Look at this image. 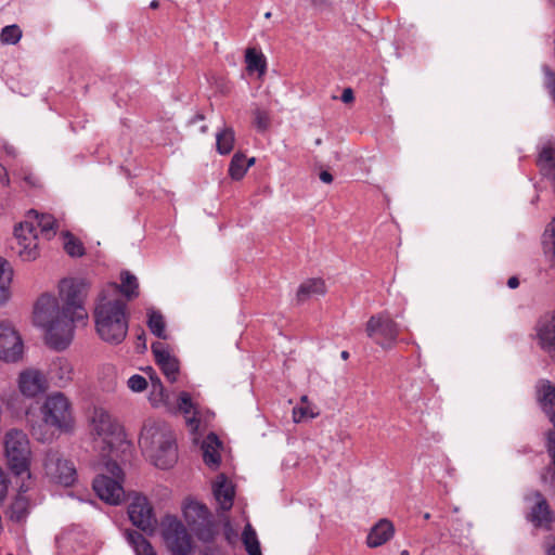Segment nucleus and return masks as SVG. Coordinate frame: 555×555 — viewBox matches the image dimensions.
Here are the masks:
<instances>
[{
	"instance_id": "f257e3e1",
	"label": "nucleus",
	"mask_w": 555,
	"mask_h": 555,
	"mask_svg": "<svg viewBox=\"0 0 555 555\" xmlns=\"http://www.w3.org/2000/svg\"><path fill=\"white\" fill-rule=\"evenodd\" d=\"M94 322L98 335L112 345L122 343L128 333L129 313L126 300L114 285H105L94 307Z\"/></svg>"
},
{
	"instance_id": "f03ea898",
	"label": "nucleus",
	"mask_w": 555,
	"mask_h": 555,
	"mask_svg": "<svg viewBox=\"0 0 555 555\" xmlns=\"http://www.w3.org/2000/svg\"><path fill=\"white\" fill-rule=\"evenodd\" d=\"M34 323L46 332L47 344L55 350H64L74 336V321L66 310L60 308L57 299L41 295L34 308Z\"/></svg>"
},
{
	"instance_id": "7ed1b4c3",
	"label": "nucleus",
	"mask_w": 555,
	"mask_h": 555,
	"mask_svg": "<svg viewBox=\"0 0 555 555\" xmlns=\"http://www.w3.org/2000/svg\"><path fill=\"white\" fill-rule=\"evenodd\" d=\"M139 446L158 468H170L177 462L176 438L172 429L165 422H145L140 434Z\"/></svg>"
},
{
	"instance_id": "20e7f679",
	"label": "nucleus",
	"mask_w": 555,
	"mask_h": 555,
	"mask_svg": "<svg viewBox=\"0 0 555 555\" xmlns=\"http://www.w3.org/2000/svg\"><path fill=\"white\" fill-rule=\"evenodd\" d=\"M91 434L95 448L103 459L118 457L129 448L119 423L102 408H94L91 416Z\"/></svg>"
},
{
	"instance_id": "39448f33",
	"label": "nucleus",
	"mask_w": 555,
	"mask_h": 555,
	"mask_svg": "<svg viewBox=\"0 0 555 555\" xmlns=\"http://www.w3.org/2000/svg\"><path fill=\"white\" fill-rule=\"evenodd\" d=\"M63 309L66 310L74 323H85L88 313L85 308V299L88 295L89 284L83 279H63L59 285Z\"/></svg>"
},
{
	"instance_id": "423d86ee",
	"label": "nucleus",
	"mask_w": 555,
	"mask_h": 555,
	"mask_svg": "<svg viewBox=\"0 0 555 555\" xmlns=\"http://www.w3.org/2000/svg\"><path fill=\"white\" fill-rule=\"evenodd\" d=\"M105 468L112 476L100 475L94 478L92 487L98 496L104 502L118 505L125 495L122 488L124 473L117 464V457H106Z\"/></svg>"
},
{
	"instance_id": "0eeeda50",
	"label": "nucleus",
	"mask_w": 555,
	"mask_h": 555,
	"mask_svg": "<svg viewBox=\"0 0 555 555\" xmlns=\"http://www.w3.org/2000/svg\"><path fill=\"white\" fill-rule=\"evenodd\" d=\"M4 453L10 469L15 475L29 472L30 444L27 435L20 429H11L4 437Z\"/></svg>"
},
{
	"instance_id": "6e6552de",
	"label": "nucleus",
	"mask_w": 555,
	"mask_h": 555,
	"mask_svg": "<svg viewBox=\"0 0 555 555\" xmlns=\"http://www.w3.org/2000/svg\"><path fill=\"white\" fill-rule=\"evenodd\" d=\"M41 410L47 425L61 431L72 429L74 423L72 403L63 392L50 393L46 398Z\"/></svg>"
},
{
	"instance_id": "1a4fd4ad",
	"label": "nucleus",
	"mask_w": 555,
	"mask_h": 555,
	"mask_svg": "<svg viewBox=\"0 0 555 555\" xmlns=\"http://www.w3.org/2000/svg\"><path fill=\"white\" fill-rule=\"evenodd\" d=\"M183 516L199 541L212 542L215 540L218 526L206 505L189 501L183 506Z\"/></svg>"
},
{
	"instance_id": "9d476101",
	"label": "nucleus",
	"mask_w": 555,
	"mask_h": 555,
	"mask_svg": "<svg viewBox=\"0 0 555 555\" xmlns=\"http://www.w3.org/2000/svg\"><path fill=\"white\" fill-rule=\"evenodd\" d=\"M365 332L376 345L390 350L397 344L400 326L387 312H382L369 319Z\"/></svg>"
},
{
	"instance_id": "9b49d317",
	"label": "nucleus",
	"mask_w": 555,
	"mask_h": 555,
	"mask_svg": "<svg viewBox=\"0 0 555 555\" xmlns=\"http://www.w3.org/2000/svg\"><path fill=\"white\" fill-rule=\"evenodd\" d=\"M163 538L172 555H189L192 551V538L176 517L167 516L164 519Z\"/></svg>"
},
{
	"instance_id": "f8f14e48",
	"label": "nucleus",
	"mask_w": 555,
	"mask_h": 555,
	"mask_svg": "<svg viewBox=\"0 0 555 555\" xmlns=\"http://www.w3.org/2000/svg\"><path fill=\"white\" fill-rule=\"evenodd\" d=\"M43 468L46 475L54 482L65 487L72 486L77 477V472L74 463L63 455L57 450H49L43 460Z\"/></svg>"
},
{
	"instance_id": "ddd939ff",
	"label": "nucleus",
	"mask_w": 555,
	"mask_h": 555,
	"mask_svg": "<svg viewBox=\"0 0 555 555\" xmlns=\"http://www.w3.org/2000/svg\"><path fill=\"white\" fill-rule=\"evenodd\" d=\"M14 240L11 248L22 260L31 261L39 256L38 233L33 220H25L15 227Z\"/></svg>"
},
{
	"instance_id": "4468645a",
	"label": "nucleus",
	"mask_w": 555,
	"mask_h": 555,
	"mask_svg": "<svg viewBox=\"0 0 555 555\" xmlns=\"http://www.w3.org/2000/svg\"><path fill=\"white\" fill-rule=\"evenodd\" d=\"M128 515L137 528L145 533L152 534L157 526V519L154 515L153 507L147 499L142 495H135L128 507Z\"/></svg>"
},
{
	"instance_id": "2eb2a0df",
	"label": "nucleus",
	"mask_w": 555,
	"mask_h": 555,
	"mask_svg": "<svg viewBox=\"0 0 555 555\" xmlns=\"http://www.w3.org/2000/svg\"><path fill=\"white\" fill-rule=\"evenodd\" d=\"M23 341L9 322H0V360L16 362L23 353Z\"/></svg>"
},
{
	"instance_id": "dca6fc26",
	"label": "nucleus",
	"mask_w": 555,
	"mask_h": 555,
	"mask_svg": "<svg viewBox=\"0 0 555 555\" xmlns=\"http://www.w3.org/2000/svg\"><path fill=\"white\" fill-rule=\"evenodd\" d=\"M526 500L534 502L527 515V519L534 527L550 529L554 520V514L543 494L535 490L528 494Z\"/></svg>"
},
{
	"instance_id": "f3484780",
	"label": "nucleus",
	"mask_w": 555,
	"mask_h": 555,
	"mask_svg": "<svg viewBox=\"0 0 555 555\" xmlns=\"http://www.w3.org/2000/svg\"><path fill=\"white\" fill-rule=\"evenodd\" d=\"M537 331L541 348L555 360V311L540 318Z\"/></svg>"
},
{
	"instance_id": "a211bd4d",
	"label": "nucleus",
	"mask_w": 555,
	"mask_h": 555,
	"mask_svg": "<svg viewBox=\"0 0 555 555\" xmlns=\"http://www.w3.org/2000/svg\"><path fill=\"white\" fill-rule=\"evenodd\" d=\"M152 351L157 365L170 383H175L179 375V361L166 350L164 344L154 343Z\"/></svg>"
},
{
	"instance_id": "6ab92c4d",
	"label": "nucleus",
	"mask_w": 555,
	"mask_h": 555,
	"mask_svg": "<svg viewBox=\"0 0 555 555\" xmlns=\"http://www.w3.org/2000/svg\"><path fill=\"white\" fill-rule=\"evenodd\" d=\"M18 385L21 392L29 398L43 392L48 387L44 375L38 370H26L22 372Z\"/></svg>"
},
{
	"instance_id": "aec40b11",
	"label": "nucleus",
	"mask_w": 555,
	"mask_h": 555,
	"mask_svg": "<svg viewBox=\"0 0 555 555\" xmlns=\"http://www.w3.org/2000/svg\"><path fill=\"white\" fill-rule=\"evenodd\" d=\"M216 501L222 511H230L233 506L235 490L224 474L217 476L212 485Z\"/></svg>"
},
{
	"instance_id": "412c9836",
	"label": "nucleus",
	"mask_w": 555,
	"mask_h": 555,
	"mask_svg": "<svg viewBox=\"0 0 555 555\" xmlns=\"http://www.w3.org/2000/svg\"><path fill=\"white\" fill-rule=\"evenodd\" d=\"M393 534L395 527L392 522L386 518H383L370 530L366 538V544L372 548L378 547L389 541Z\"/></svg>"
},
{
	"instance_id": "4be33fe9",
	"label": "nucleus",
	"mask_w": 555,
	"mask_h": 555,
	"mask_svg": "<svg viewBox=\"0 0 555 555\" xmlns=\"http://www.w3.org/2000/svg\"><path fill=\"white\" fill-rule=\"evenodd\" d=\"M537 166L543 176L555 180V142H548L541 147Z\"/></svg>"
},
{
	"instance_id": "5701e85b",
	"label": "nucleus",
	"mask_w": 555,
	"mask_h": 555,
	"mask_svg": "<svg viewBox=\"0 0 555 555\" xmlns=\"http://www.w3.org/2000/svg\"><path fill=\"white\" fill-rule=\"evenodd\" d=\"M170 411H178L182 413L192 430L197 429L199 420L196 417V411L192 401L191 395L186 391H181L177 399V404Z\"/></svg>"
},
{
	"instance_id": "b1692460",
	"label": "nucleus",
	"mask_w": 555,
	"mask_h": 555,
	"mask_svg": "<svg viewBox=\"0 0 555 555\" xmlns=\"http://www.w3.org/2000/svg\"><path fill=\"white\" fill-rule=\"evenodd\" d=\"M221 444V441L215 434H209L203 441V460L207 466L212 468H217L219 466L221 460L219 450Z\"/></svg>"
},
{
	"instance_id": "393cba45",
	"label": "nucleus",
	"mask_w": 555,
	"mask_h": 555,
	"mask_svg": "<svg viewBox=\"0 0 555 555\" xmlns=\"http://www.w3.org/2000/svg\"><path fill=\"white\" fill-rule=\"evenodd\" d=\"M325 293L326 286L322 279H308L299 285L296 297L298 302H304L313 296H323Z\"/></svg>"
},
{
	"instance_id": "a878e982",
	"label": "nucleus",
	"mask_w": 555,
	"mask_h": 555,
	"mask_svg": "<svg viewBox=\"0 0 555 555\" xmlns=\"http://www.w3.org/2000/svg\"><path fill=\"white\" fill-rule=\"evenodd\" d=\"M151 391L149 400L153 406H165L167 410L173 409V403L170 401V396L166 391L159 377L151 376Z\"/></svg>"
},
{
	"instance_id": "bb28decb",
	"label": "nucleus",
	"mask_w": 555,
	"mask_h": 555,
	"mask_svg": "<svg viewBox=\"0 0 555 555\" xmlns=\"http://www.w3.org/2000/svg\"><path fill=\"white\" fill-rule=\"evenodd\" d=\"M51 378L59 387H65L73 379V365L67 359L59 358L51 365Z\"/></svg>"
},
{
	"instance_id": "cd10ccee",
	"label": "nucleus",
	"mask_w": 555,
	"mask_h": 555,
	"mask_svg": "<svg viewBox=\"0 0 555 555\" xmlns=\"http://www.w3.org/2000/svg\"><path fill=\"white\" fill-rule=\"evenodd\" d=\"M13 280V269L10 262L0 257V306L7 304L11 298V284Z\"/></svg>"
},
{
	"instance_id": "c85d7f7f",
	"label": "nucleus",
	"mask_w": 555,
	"mask_h": 555,
	"mask_svg": "<svg viewBox=\"0 0 555 555\" xmlns=\"http://www.w3.org/2000/svg\"><path fill=\"white\" fill-rule=\"evenodd\" d=\"M120 279H121L120 285H118L117 283H108L107 285L116 286L118 288V291L120 292V298H124L126 300V305H127L128 301L138 297L139 284H138L137 278L128 271L122 272Z\"/></svg>"
},
{
	"instance_id": "c756f323",
	"label": "nucleus",
	"mask_w": 555,
	"mask_h": 555,
	"mask_svg": "<svg viewBox=\"0 0 555 555\" xmlns=\"http://www.w3.org/2000/svg\"><path fill=\"white\" fill-rule=\"evenodd\" d=\"M34 215V224L40 229V233L48 240L53 237L56 233V221L52 215L49 214H38L36 210H30L28 214V219L30 220Z\"/></svg>"
},
{
	"instance_id": "7c9ffc66",
	"label": "nucleus",
	"mask_w": 555,
	"mask_h": 555,
	"mask_svg": "<svg viewBox=\"0 0 555 555\" xmlns=\"http://www.w3.org/2000/svg\"><path fill=\"white\" fill-rule=\"evenodd\" d=\"M29 513V501L22 495H17L10 504L7 516L11 521L24 522Z\"/></svg>"
},
{
	"instance_id": "2f4dec72",
	"label": "nucleus",
	"mask_w": 555,
	"mask_h": 555,
	"mask_svg": "<svg viewBox=\"0 0 555 555\" xmlns=\"http://www.w3.org/2000/svg\"><path fill=\"white\" fill-rule=\"evenodd\" d=\"M246 69L249 73L257 72L259 76L266 74L267 61L262 52L257 51L255 48H248L245 52Z\"/></svg>"
},
{
	"instance_id": "473e14b6",
	"label": "nucleus",
	"mask_w": 555,
	"mask_h": 555,
	"mask_svg": "<svg viewBox=\"0 0 555 555\" xmlns=\"http://www.w3.org/2000/svg\"><path fill=\"white\" fill-rule=\"evenodd\" d=\"M254 163H255L254 157L246 160L245 155H243L241 153L234 154V156L232 157V159L230 162V166H229L230 177L233 180H241L245 176L247 169L250 166H253Z\"/></svg>"
},
{
	"instance_id": "72a5a7b5",
	"label": "nucleus",
	"mask_w": 555,
	"mask_h": 555,
	"mask_svg": "<svg viewBox=\"0 0 555 555\" xmlns=\"http://www.w3.org/2000/svg\"><path fill=\"white\" fill-rule=\"evenodd\" d=\"M235 141L234 130L225 127L216 134L217 152L221 155H228L232 152Z\"/></svg>"
},
{
	"instance_id": "f704fd0d",
	"label": "nucleus",
	"mask_w": 555,
	"mask_h": 555,
	"mask_svg": "<svg viewBox=\"0 0 555 555\" xmlns=\"http://www.w3.org/2000/svg\"><path fill=\"white\" fill-rule=\"evenodd\" d=\"M242 541L249 555H262L256 531L250 524L245 526L242 533Z\"/></svg>"
},
{
	"instance_id": "c9c22d12",
	"label": "nucleus",
	"mask_w": 555,
	"mask_h": 555,
	"mask_svg": "<svg viewBox=\"0 0 555 555\" xmlns=\"http://www.w3.org/2000/svg\"><path fill=\"white\" fill-rule=\"evenodd\" d=\"M128 540L134 547L137 555H156L151 543L141 533L130 531L128 532Z\"/></svg>"
},
{
	"instance_id": "e433bc0d",
	"label": "nucleus",
	"mask_w": 555,
	"mask_h": 555,
	"mask_svg": "<svg viewBox=\"0 0 555 555\" xmlns=\"http://www.w3.org/2000/svg\"><path fill=\"white\" fill-rule=\"evenodd\" d=\"M149 328L151 332L157 336L158 338L166 339V324L164 317L160 312L152 311L149 313V321H147Z\"/></svg>"
},
{
	"instance_id": "4c0bfd02",
	"label": "nucleus",
	"mask_w": 555,
	"mask_h": 555,
	"mask_svg": "<svg viewBox=\"0 0 555 555\" xmlns=\"http://www.w3.org/2000/svg\"><path fill=\"white\" fill-rule=\"evenodd\" d=\"M542 244L544 253L547 255H552L555 258V218L546 227L543 233Z\"/></svg>"
},
{
	"instance_id": "58836bf2",
	"label": "nucleus",
	"mask_w": 555,
	"mask_h": 555,
	"mask_svg": "<svg viewBox=\"0 0 555 555\" xmlns=\"http://www.w3.org/2000/svg\"><path fill=\"white\" fill-rule=\"evenodd\" d=\"M64 241V249L72 257H80L85 254L83 245L73 234L66 233Z\"/></svg>"
},
{
	"instance_id": "ea45409f",
	"label": "nucleus",
	"mask_w": 555,
	"mask_h": 555,
	"mask_svg": "<svg viewBox=\"0 0 555 555\" xmlns=\"http://www.w3.org/2000/svg\"><path fill=\"white\" fill-rule=\"evenodd\" d=\"M22 38V30L17 25H9L2 28L0 39L3 43L15 44Z\"/></svg>"
},
{
	"instance_id": "a19ab883",
	"label": "nucleus",
	"mask_w": 555,
	"mask_h": 555,
	"mask_svg": "<svg viewBox=\"0 0 555 555\" xmlns=\"http://www.w3.org/2000/svg\"><path fill=\"white\" fill-rule=\"evenodd\" d=\"M318 415L319 412L314 411V406L312 404L298 405L293 409V421L295 423H300L307 418H314Z\"/></svg>"
},
{
	"instance_id": "79ce46f5",
	"label": "nucleus",
	"mask_w": 555,
	"mask_h": 555,
	"mask_svg": "<svg viewBox=\"0 0 555 555\" xmlns=\"http://www.w3.org/2000/svg\"><path fill=\"white\" fill-rule=\"evenodd\" d=\"M254 122L259 131H266L270 126V116L268 112L262 109H256L254 112Z\"/></svg>"
},
{
	"instance_id": "37998d69",
	"label": "nucleus",
	"mask_w": 555,
	"mask_h": 555,
	"mask_svg": "<svg viewBox=\"0 0 555 555\" xmlns=\"http://www.w3.org/2000/svg\"><path fill=\"white\" fill-rule=\"evenodd\" d=\"M127 385L132 391L141 392L146 389L147 382L143 376L134 374L128 379Z\"/></svg>"
},
{
	"instance_id": "c03bdc74",
	"label": "nucleus",
	"mask_w": 555,
	"mask_h": 555,
	"mask_svg": "<svg viewBox=\"0 0 555 555\" xmlns=\"http://www.w3.org/2000/svg\"><path fill=\"white\" fill-rule=\"evenodd\" d=\"M544 86L555 101V72L551 68H544Z\"/></svg>"
},
{
	"instance_id": "a18cd8bd",
	"label": "nucleus",
	"mask_w": 555,
	"mask_h": 555,
	"mask_svg": "<svg viewBox=\"0 0 555 555\" xmlns=\"http://www.w3.org/2000/svg\"><path fill=\"white\" fill-rule=\"evenodd\" d=\"M9 479L0 467V501H3L8 493Z\"/></svg>"
},
{
	"instance_id": "49530a36",
	"label": "nucleus",
	"mask_w": 555,
	"mask_h": 555,
	"mask_svg": "<svg viewBox=\"0 0 555 555\" xmlns=\"http://www.w3.org/2000/svg\"><path fill=\"white\" fill-rule=\"evenodd\" d=\"M354 100L353 91L351 88H346L341 94V101L344 103H351Z\"/></svg>"
},
{
	"instance_id": "de8ad7c7",
	"label": "nucleus",
	"mask_w": 555,
	"mask_h": 555,
	"mask_svg": "<svg viewBox=\"0 0 555 555\" xmlns=\"http://www.w3.org/2000/svg\"><path fill=\"white\" fill-rule=\"evenodd\" d=\"M320 180L324 183H332L333 181V176L332 173H330L328 171L326 170H323L320 172Z\"/></svg>"
},
{
	"instance_id": "09e8293b",
	"label": "nucleus",
	"mask_w": 555,
	"mask_h": 555,
	"mask_svg": "<svg viewBox=\"0 0 555 555\" xmlns=\"http://www.w3.org/2000/svg\"><path fill=\"white\" fill-rule=\"evenodd\" d=\"M519 285V280L518 278L516 276H511L508 280H507V286L509 288H517Z\"/></svg>"
},
{
	"instance_id": "8fccbe9b",
	"label": "nucleus",
	"mask_w": 555,
	"mask_h": 555,
	"mask_svg": "<svg viewBox=\"0 0 555 555\" xmlns=\"http://www.w3.org/2000/svg\"><path fill=\"white\" fill-rule=\"evenodd\" d=\"M546 554L547 555H555V537L552 538V542L548 543L547 548H546Z\"/></svg>"
},
{
	"instance_id": "3c124183",
	"label": "nucleus",
	"mask_w": 555,
	"mask_h": 555,
	"mask_svg": "<svg viewBox=\"0 0 555 555\" xmlns=\"http://www.w3.org/2000/svg\"><path fill=\"white\" fill-rule=\"evenodd\" d=\"M137 339H138V346H139L140 344H142L143 348H146V345H145V333H144V331H141V332H140V334H138Z\"/></svg>"
},
{
	"instance_id": "603ef678",
	"label": "nucleus",
	"mask_w": 555,
	"mask_h": 555,
	"mask_svg": "<svg viewBox=\"0 0 555 555\" xmlns=\"http://www.w3.org/2000/svg\"><path fill=\"white\" fill-rule=\"evenodd\" d=\"M307 404H311L310 401L308 400V397L307 396H302L300 398V405H307Z\"/></svg>"
},
{
	"instance_id": "864d4df0",
	"label": "nucleus",
	"mask_w": 555,
	"mask_h": 555,
	"mask_svg": "<svg viewBox=\"0 0 555 555\" xmlns=\"http://www.w3.org/2000/svg\"><path fill=\"white\" fill-rule=\"evenodd\" d=\"M340 356H341V358H343L344 360H347V359L349 358V352H348V351H346V350H344V351H341V354H340Z\"/></svg>"
},
{
	"instance_id": "5fc2aeb1",
	"label": "nucleus",
	"mask_w": 555,
	"mask_h": 555,
	"mask_svg": "<svg viewBox=\"0 0 555 555\" xmlns=\"http://www.w3.org/2000/svg\"><path fill=\"white\" fill-rule=\"evenodd\" d=\"M158 7V2L156 0L151 2V8L156 9Z\"/></svg>"
},
{
	"instance_id": "6e6d98bb",
	"label": "nucleus",
	"mask_w": 555,
	"mask_h": 555,
	"mask_svg": "<svg viewBox=\"0 0 555 555\" xmlns=\"http://www.w3.org/2000/svg\"><path fill=\"white\" fill-rule=\"evenodd\" d=\"M314 143H315V145H321V144H322V139H320V138H319V139H317V140L314 141Z\"/></svg>"
},
{
	"instance_id": "4d7b16f0",
	"label": "nucleus",
	"mask_w": 555,
	"mask_h": 555,
	"mask_svg": "<svg viewBox=\"0 0 555 555\" xmlns=\"http://www.w3.org/2000/svg\"><path fill=\"white\" fill-rule=\"evenodd\" d=\"M401 555H410V553H409V551H408V550H403V551L401 552Z\"/></svg>"
},
{
	"instance_id": "13d9d810",
	"label": "nucleus",
	"mask_w": 555,
	"mask_h": 555,
	"mask_svg": "<svg viewBox=\"0 0 555 555\" xmlns=\"http://www.w3.org/2000/svg\"><path fill=\"white\" fill-rule=\"evenodd\" d=\"M264 17H266V18H270V17H271V12H267V13L264 14Z\"/></svg>"
},
{
	"instance_id": "bf43d9fd",
	"label": "nucleus",
	"mask_w": 555,
	"mask_h": 555,
	"mask_svg": "<svg viewBox=\"0 0 555 555\" xmlns=\"http://www.w3.org/2000/svg\"><path fill=\"white\" fill-rule=\"evenodd\" d=\"M429 518H430V514H429V513H426V514L424 515V519H429Z\"/></svg>"
},
{
	"instance_id": "052dcab7",
	"label": "nucleus",
	"mask_w": 555,
	"mask_h": 555,
	"mask_svg": "<svg viewBox=\"0 0 555 555\" xmlns=\"http://www.w3.org/2000/svg\"><path fill=\"white\" fill-rule=\"evenodd\" d=\"M25 179H26V181H27L28 183H31V184H33V181H31V179H30L29 177H26Z\"/></svg>"
},
{
	"instance_id": "680f3d73",
	"label": "nucleus",
	"mask_w": 555,
	"mask_h": 555,
	"mask_svg": "<svg viewBox=\"0 0 555 555\" xmlns=\"http://www.w3.org/2000/svg\"><path fill=\"white\" fill-rule=\"evenodd\" d=\"M206 129H207V127H205V126H204V127H202V131H203V132H205V131H206Z\"/></svg>"
},
{
	"instance_id": "e2e57ef3",
	"label": "nucleus",
	"mask_w": 555,
	"mask_h": 555,
	"mask_svg": "<svg viewBox=\"0 0 555 555\" xmlns=\"http://www.w3.org/2000/svg\"><path fill=\"white\" fill-rule=\"evenodd\" d=\"M553 4L555 5V0H552Z\"/></svg>"
}]
</instances>
